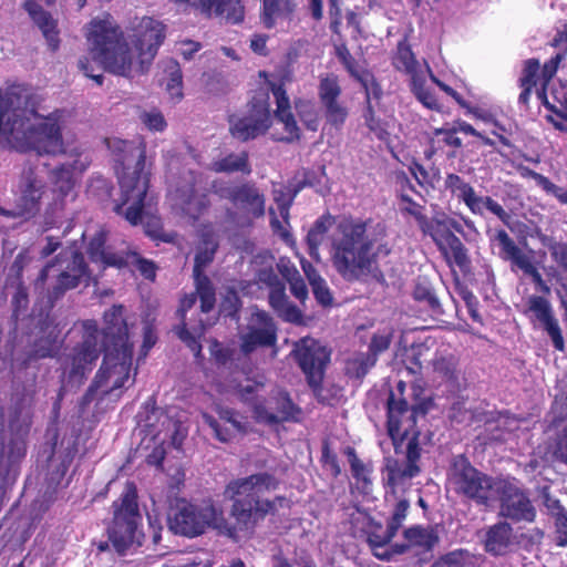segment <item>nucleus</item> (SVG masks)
<instances>
[{
	"label": "nucleus",
	"instance_id": "nucleus-60",
	"mask_svg": "<svg viewBox=\"0 0 567 567\" xmlns=\"http://www.w3.org/2000/svg\"><path fill=\"white\" fill-rule=\"evenodd\" d=\"M539 71V62L537 60L530 59L525 62L523 74L519 79L520 86H535L537 82V74Z\"/></svg>",
	"mask_w": 567,
	"mask_h": 567
},
{
	"label": "nucleus",
	"instance_id": "nucleus-45",
	"mask_svg": "<svg viewBox=\"0 0 567 567\" xmlns=\"http://www.w3.org/2000/svg\"><path fill=\"white\" fill-rule=\"evenodd\" d=\"M440 250L446 256L449 260H453L458 267H464L467 264L466 249L458 237L455 235L449 236L443 247Z\"/></svg>",
	"mask_w": 567,
	"mask_h": 567
},
{
	"label": "nucleus",
	"instance_id": "nucleus-46",
	"mask_svg": "<svg viewBox=\"0 0 567 567\" xmlns=\"http://www.w3.org/2000/svg\"><path fill=\"white\" fill-rule=\"evenodd\" d=\"M539 99L544 101L545 106L553 111L560 118L567 120V89L560 86L551 93L553 102L549 101L546 93H539Z\"/></svg>",
	"mask_w": 567,
	"mask_h": 567
},
{
	"label": "nucleus",
	"instance_id": "nucleus-36",
	"mask_svg": "<svg viewBox=\"0 0 567 567\" xmlns=\"http://www.w3.org/2000/svg\"><path fill=\"white\" fill-rule=\"evenodd\" d=\"M159 420H161L162 426L164 427L165 433H164L163 437H161L162 431H159L156 434V437L162 443H164L166 441V439L169 437L171 444L174 447L179 449L182 446L185 437L188 434L187 426L182 421H175L165 413H161Z\"/></svg>",
	"mask_w": 567,
	"mask_h": 567
},
{
	"label": "nucleus",
	"instance_id": "nucleus-50",
	"mask_svg": "<svg viewBox=\"0 0 567 567\" xmlns=\"http://www.w3.org/2000/svg\"><path fill=\"white\" fill-rule=\"evenodd\" d=\"M473 203L474 204L472 207H467L473 214L481 215L483 214L484 209H487L499 218H504L506 216L504 208L488 196L482 197L475 193Z\"/></svg>",
	"mask_w": 567,
	"mask_h": 567
},
{
	"label": "nucleus",
	"instance_id": "nucleus-32",
	"mask_svg": "<svg viewBox=\"0 0 567 567\" xmlns=\"http://www.w3.org/2000/svg\"><path fill=\"white\" fill-rule=\"evenodd\" d=\"M106 240V233L104 229H100L93 236L89 244L87 252L93 262H99L104 266H112L121 268L126 262L123 255L107 251L104 248Z\"/></svg>",
	"mask_w": 567,
	"mask_h": 567
},
{
	"label": "nucleus",
	"instance_id": "nucleus-48",
	"mask_svg": "<svg viewBox=\"0 0 567 567\" xmlns=\"http://www.w3.org/2000/svg\"><path fill=\"white\" fill-rule=\"evenodd\" d=\"M473 203L474 204L472 207H467L473 214L481 215L483 214L484 209H487L499 218H504L506 216L504 208L488 196L482 197L475 193Z\"/></svg>",
	"mask_w": 567,
	"mask_h": 567
},
{
	"label": "nucleus",
	"instance_id": "nucleus-40",
	"mask_svg": "<svg viewBox=\"0 0 567 567\" xmlns=\"http://www.w3.org/2000/svg\"><path fill=\"white\" fill-rule=\"evenodd\" d=\"M395 532L389 526L383 529L381 526L369 533L368 540L373 549L374 556L382 560H390L392 551L385 549V546L395 536Z\"/></svg>",
	"mask_w": 567,
	"mask_h": 567
},
{
	"label": "nucleus",
	"instance_id": "nucleus-55",
	"mask_svg": "<svg viewBox=\"0 0 567 567\" xmlns=\"http://www.w3.org/2000/svg\"><path fill=\"white\" fill-rule=\"evenodd\" d=\"M297 192L298 189L291 194L290 189L286 190L284 187L274 190V199L281 218L286 219L289 216V208Z\"/></svg>",
	"mask_w": 567,
	"mask_h": 567
},
{
	"label": "nucleus",
	"instance_id": "nucleus-13",
	"mask_svg": "<svg viewBox=\"0 0 567 567\" xmlns=\"http://www.w3.org/2000/svg\"><path fill=\"white\" fill-rule=\"evenodd\" d=\"M218 248V238L212 226H205L200 233V241L195 255L194 277L196 293L200 299V309L207 313L215 306V290L210 280L203 274L204 268L214 259Z\"/></svg>",
	"mask_w": 567,
	"mask_h": 567
},
{
	"label": "nucleus",
	"instance_id": "nucleus-62",
	"mask_svg": "<svg viewBox=\"0 0 567 567\" xmlns=\"http://www.w3.org/2000/svg\"><path fill=\"white\" fill-rule=\"evenodd\" d=\"M400 210L404 214L413 216L419 226L420 224H424V218L426 216L423 214V206L413 202L410 197H401Z\"/></svg>",
	"mask_w": 567,
	"mask_h": 567
},
{
	"label": "nucleus",
	"instance_id": "nucleus-14",
	"mask_svg": "<svg viewBox=\"0 0 567 567\" xmlns=\"http://www.w3.org/2000/svg\"><path fill=\"white\" fill-rule=\"evenodd\" d=\"M493 494V504L499 502L501 516L514 522L535 519V507L516 480L497 478Z\"/></svg>",
	"mask_w": 567,
	"mask_h": 567
},
{
	"label": "nucleus",
	"instance_id": "nucleus-59",
	"mask_svg": "<svg viewBox=\"0 0 567 567\" xmlns=\"http://www.w3.org/2000/svg\"><path fill=\"white\" fill-rule=\"evenodd\" d=\"M413 296L416 300L426 302L432 309L439 307V300L433 289L425 281H419L416 284Z\"/></svg>",
	"mask_w": 567,
	"mask_h": 567
},
{
	"label": "nucleus",
	"instance_id": "nucleus-57",
	"mask_svg": "<svg viewBox=\"0 0 567 567\" xmlns=\"http://www.w3.org/2000/svg\"><path fill=\"white\" fill-rule=\"evenodd\" d=\"M141 122L154 132H163L166 127L164 115L158 110L144 111L140 115Z\"/></svg>",
	"mask_w": 567,
	"mask_h": 567
},
{
	"label": "nucleus",
	"instance_id": "nucleus-4",
	"mask_svg": "<svg viewBox=\"0 0 567 567\" xmlns=\"http://www.w3.org/2000/svg\"><path fill=\"white\" fill-rule=\"evenodd\" d=\"M86 37L93 60L105 71L134 78L150 70L165 34L161 21L143 17L124 38L113 18L104 13L90 22Z\"/></svg>",
	"mask_w": 567,
	"mask_h": 567
},
{
	"label": "nucleus",
	"instance_id": "nucleus-27",
	"mask_svg": "<svg viewBox=\"0 0 567 567\" xmlns=\"http://www.w3.org/2000/svg\"><path fill=\"white\" fill-rule=\"evenodd\" d=\"M513 544V528L506 522H498L485 530L484 549L492 556L506 555L511 551Z\"/></svg>",
	"mask_w": 567,
	"mask_h": 567
},
{
	"label": "nucleus",
	"instance_id": "nucleus-2",
	"mask_svg": "<svg viewBox=\"0 0 567 567\" xmlns=\"http://www.w3.org/2000/svg\"><path fill=\"white\" fill-rule=\"evenodd\" d=\"M278 481L268 473L231 481L225 493L234 501L230 514L236 522L235 526L228 524L223 512L212 503L195 505L181 502L168 518L169 528L175 534L195 537L212 527L219 534L235 539L237 530H250L278 507L288 506L285 497H276L274 501L262 497L266 492L276 489Z\"/></svg>",
	"mask_w": 567,
	"mask_h": 567
},
{
	"label": "nucleus",
	"instance_id": "nucleus-64",
	"mask_svg": "<svg viewBox=\"0 0 567 567\" xmlns=\"http://www.w3.org/2000/svg\"><path fill=\"white\" fill-rule=\"evenodd\" d=\"M550 252L554 260L565 270H567V244L555 243L550 247Z\"/></svg>",
	"mask_w": 567,
	"mask_h": 567
},
{
	"label": "nucleus",
	"instance_id": "nucleus-54",
	"mask_svg": "<svg viewBox=\"0 0 567 567\" xmlns=\"http://www.w3.org/2000/svg\"><path fill=\"white\" fill-rule=\"evenodd\" d=\"M337 56L341 61L343 66L347 69V71L350 73V75L353 76L354 79L358 80L360 75H363L367 72L359 65V63L351 55V53L346 47L337 48Z\"/></svg>",
	"mask_w": 567,
	"mask_h": 567
},
{
	"label": "nucleus",
	"instance_id": "nucleus-26",
	"mask_svg": "<svg viewBox=\"0 0 567 567\" xmlns=\"http://www.w3.org/2000/svg\"><path fill=\"white\" fill-rule=\"evenodd\" d=\"M106 144L109 150L115 156V159L120 162L122 165H125L131 158L137 156V162L134 169L130 173L123 172L118 177V183L121 184V179L123 177H138L140 175H146L148 177V173L144 171L145 165V151L142 148V143H135L132 141H125L117 137L106 140Z\"/></svg>",
	"mask_w": 567,
	"mask_h": 567
},
{
	"label": "nucleus",
	"instance_id": "nucleus-19",
	"mask_svg": "<svg viewBox=\"0 0 567 567\" xmlns=\"http://www.w3.org/2000/svg\"><path fill=\"white\" fill-rule=\"evenodd\" d=\"M270 125V113L266 102L254 103L246 115H231L229 131L239 141H248L264 134Z\"/></svg>",
	"mask_w": 567,
	"mask_h": 567
},
{
	"label": "nucleus",
	"instance_id": "nucleus-22",
	"mask_svg": "<svg viewBox=\"0 0 567 567\" xmlns=\"http://www.w3.org/2000/svg\"><path fill=\"white\" fill-rule=\"evenodd\" d=\"M254 413L257 421L267 424H275L293 420L298 410L287 393L279 390L269 400L265 402H255Z\"/></svg>",
	"mask_w": 567,
	"mask_h": 567
},
{
	"label": "nucleus",
	"instance_id": "nucleus-41",
	"mask_svg": "<svg viewBox=\"0 0 567 567\" xmlns=\"http://www.w3.org/2000/svg\"><path fill=\"white\" fill-rule=\"evenodd\" d=\"M444 186L453 196L462 200L467 207L473 206L475 190L461 176L453 173L447 174L444 179Z\"/></svg>",
	"mask_w": 567,
	"mask_h": 567
},
{
	"label": "nucleus",
	"instance_id": "nucleus-51",
	"mask_svg": "<svg viewBox=\"0 0 567 567\" xmlns=\"http://www.w3.org/2000/svg\"><path fill=\"white\" fill-rule=\"evenodd\" d=\"M473 203L474 204L472 207H467L473 214L481 215L483 214L484 209H487L499 218H504L506 216L504 208L488 196L482 197L475 193Z\"/></svg>",
	"mask_w": 567,
	"mask_h": 567
},
{
	"label": "nucleus",
	"instance_id": "nucleus-9",
	"mask_svg": "<svg viewBox=\"0 0 567 567\" xmlns=\"http://www.w3.org/2000/svg\"><path fill=\"white\" fill-rule=\"evenodd\" d=\"M74 157L72 163L56 166L50 172L49 178L52 184V202L45 210V225L48 228L55 226L64 206L74 200V173H83L90 166L92 158L83 150L74 148L71 152Z\"/></svg>",
	"mask_w": 567,
	"mask_h": 567
},
{
	"label": "nucleus",
	"instance_id": "nucleus-34",
	"mask_svg": "<svg viewBox=\"0 0 567 567\" xmlns=\"http://www.w3.org/2000/svg\"><path fill=\"white\" fill-rule=\"evenodd\" d=\"M269 303L285 321L298 322L301 319L299 309L293 306L285 292V286L279 284L269 291Z\"/></svg>",
	"mask_w": 567,
	"mask_h": 567
},
{
	"label": "nucleus",
	"instance_id": "nucleus-47",
	"mask_svg": "<svg viewBox=\"0 0 567 567\" xmlns=\"http://www.w3.org/2000/svg\"><path fill=\"white\" fill-rule=\"evenodd\" d=\"M169 79L166 82V91L172 99L179 101L183 97V76L179 65L172 61L167 66Z\"/></svg>",
	"mask_w": 567,
	"mask_h": 567
},
{
	"label": "nucleus",
	"instance_id": "nucleus-58",
	"mask_svg": "<svg viewBox=\"0 0 567 567\" xmlns=\"http://www.w3.org/2000/svg\"><path fill=\"white\" fill-rule=\"evenodd\" d=\"M124 259L126 262L123 264V266L135 265L146 279H153L155 277V266L152 261L138 257L135 252L124 256Z\"/></svg>",
	"mask_w": 567,
	"mask_h": 567
},
{
	"label": "nucleus",
	"instance_id": "nucleus-5",
	"mask_svg": "<svg viewBox=\"0 0 567 567\" xmlns=\"http://www.w3.org/2000/svg\"><path fill=\"white\" fill-rule=\"evenodd\" d=\"M377 240L368 234V223L349 217L337 219L331 215L318 218L307 235L309 255L320 260L319 247L327 241L333 268L349 281L369 272Z\"/></svg>",
	"mask_w": 567,
	"mask_h": 567
},
{
	"label": "nucleus",
	"instance_id": "nucleus-61",
	"mask_svg": "<svg viewBox=\"0 0 567 567\" xmlns=\"http://www.w3.org/2000/svg\"><path fill=\"white\" fill-rule=\"evenodd\" d=\"M358 81L365 91L368 105H371V99H380L382 94L381 87L368 71L363 75H360Z\"/></svg>",
	"mask_w": 567,
	"mask_h": 567
},
{
	"label": "nucleus",
	"instance_id": "nucleus-1",
	"mask_svg": "<svg viewBox=\"0 0 567 567\" xmlns=\"http://www.w3.org/2000/svg\"><path fill=\"white\" fill-rule=\"evenodd\" d=\"M124 307L113 306L104 313L105 327L99 331L96 322L82 323V343L76 347L65 365L70 380L80 381L92 369L93 362L104 351L103 363L86 393V400H102L109 396L117 401L125 384L131 381L133 341Z\"/></svg>",
	"mask_w": 567,
	"mask_h": 567
},
{
	"label": "nucleus",
	"instance_id": "nucleus-8",
	"mask_svg": "<svg viewBox=\"0 0 567 567\" xmlns=\"http://www.w3.org/2000/svg\"><path fill=\"white\" fill-rule=\"evenodd\" d=\"M86 275L83 255L74 249L63 250L54 261L49 262L35 281V289L47 291L52 303L65 291L75 288Z\"/></svg>",
	"mask_w": 567,
	"mask_h": 567
},
{
	"label": "nucleus",
	"instance_id": "nucleus-17",
	"mask_svg": "<svg viewBox=\"0 0 567 567\" xmlns=\"http://www.w3.org/2000/svg\"><path fill=\"white\" fill-rule=\"evenodd\" d=\"M293 354L309 384L317 388L322 380L323 370L330 354L326 347L313 338H302L295 344Z\"/></svg>",
	"mask_w": 567,
	"mask_h": 567
},
{
	"label": "nucleus",
	"instance_id": "nucleus-24",
	"mask_svg": "<svg viewBox=\"0 0 567 567\" xmlns=\"http://www.w3.org/2000/svg\"><path fill=\"white\" fill-rule=\"evenodd\" d=\"M172 200L174 209L193 221L197 220L209 205L207 195L199 192L194 185L177 188Z\"/></svg>",
	"mask_w": 567,
	"mask_h": 567
},
{
	"label": "nucleus",
	"instance_id": "nucleus-44",
	"mask_svg": "<svg viewBox=\"0 0 567 567\" xmlns=\"http://www.w3.org/2000/svg\"><path fill=\"white\" fill-rule=\"evenodd\" d=\"M259 259L260 264L264 265V267L256 270L257 281L259 284L267 286L269 289L281 284L272 269L275 260L274 257L270 254H262L256 257L254 264H258Z\"/></svg>",
	"mask_w": 567,
	"mask_h": 567
},
{
	"label": "nucleus",
	"instance_id": "nucleus-28",
	"mask_svg": "<svg viewBox=\"0 0 567 567\" xmlns=\"http://www.w3.org/2000/svg\"><path fill=\"white\" fill-rule=\"evenodd\" d=\"M496 240L498 241L505 258L509 259L515 266L522 269L526 275L530 276L536 282L542 281V276L537 268L533 265L530 256L525 254L514 240L508 236L505 230H499L496 234Z\"/></svg>",
	"mask_w": 567,
	"mask_h": 567
},
{
	"label": "nucleus",
	"instance_id": "nucleus-38",
	"mask_svg": "<svg viewBox=\"0 0 567 567\" xmlns=\"http://www.w3.org/2000/svg\"><path fill=\"white\" fill-rule=\"evenodd\" d=\"M210 167L217 173L240 172L244 174H249L251 172L248 163V154L246 152L228 154L220 159L214 161Z\"/></svg>",
	"mask_w": 567,
	"mask_h": 567
},
{
	"label": "nucleus",
	"instance_id": "nucleus-6",
	"mask_svg": "<svg viewBox=\"0 0 567 567\" xmlns=\"http://www.w3.org/2000/svg\"><path fill=\"white\" fill-rule=\"evenodd\" d=\"M405 383L400 381L396 392L388 399V433L392 440L394 454L384 457L388 480L393 485H404L406 480L420 473L419 431L416 417L419 410L410 406L404 398Z\"/></svg>",
	"mask_w": 567,
	"mask_h": 567
},
{
	"label": "nucleus",
	"instance_id": "nucleus-56",
	"mask_svg": "<svg viewBox=\"0 0 567 567\" xmlns=\"http://www.w3.org/2000/svg\"><path fill=\"white\" fill-rule=\"evenodd\" d=\"M236 384L234 389L240 394L241 399L245 401L252 400V394H258L259 391L264 388V382L258 380H252L249 378H245L241 381L236 380Z\"/></svg>",
	"mask_w": 567,
	"mask_h": 567
},
{
	"label": "nucleus",
	"instance_id": "nucleus-42",
	"mask_svg": "<svg viewBox=\"0 0 567 567\" xmlns=\"http://www.w3.org/2000/svg\"><path fill=\"white\" fill-rule=\"evenodd\" d=\"M433 370L440 378L446 381L457 379V359L446 351H439L432 360Z\"/></svg>",
	"mask_w": 567,
	"mask_h": 567
},
{
	"label": "nucleus",
	"instance_id": "nucleus-53",
	"mask_svg": "<svg viewBox=\"0 0 567 567\" xmlns=\"http://www.w3.org/2000/svg\"><path fill=\"white\" fill-rule=\"evenodd\" d=\"M349 461L351 465V472L357 482H361L363 484L362 488L367 492L369 486L371 485V481L369 477L370 471L367 466L358 458L354 452L349 453Z\"/></svg>",
	"mask_w": 567,
	"mask_h": 567
},
{
	"label": "nucleus",
	"instance_id": "nucleus-10",
	"mask_svg": "<svg viewBox=\"0 0 567 567\" xmlns=\"http://www.w3.org/2000/svg\"><path fill=\"white\" fill-rule=\"evenodd\" d=\"M495 478L477 471L463 455H456L449 472V484L457 493L486 507L493 506Z\"/></svg>",
	"mask_w": 567,
	"mask_h": 567
},
{
	"label": "nucleus",
	"instance_id": "nucleus-21",
	"mask_svg": "<svg viewBox=\"0 0 567 567\" xmlns=\"http://www.w3.org/2000/svg\"><path fill=\"white\" fill-rule=\"evenodd\" d=\"M525 312L532 321L538 322L539 326L547 332L556 350H565V342L560 327L553 315L551 306L547 299L542 296H529L527 299V308Z\"/></svg>",
	"mask_w": 567,
	"mask_h": 567
},
{
	"label": "nucleus",
	"instance_id": "nucleus-33",
	"mask_svg": "<svg viewBox=\"0 0 567 567\" xmlns=\"http://www.w3.org/2000/svg\"><path fill=\"white\" fill-rule=\"evenodd\" d=\"M220 419L229 424V426H221L213 416L203 414L204 422L213 429L216 437L221 442H228L234 432H245V426L238 420L237 414L229 409H221L219 411Z\"/></svg>",
	"mask_w": 567,
	"mask_h": 567
},
{
	"label": "nucleus",
	"instance_id": "nucleus-63",
	"mask_svg": "<svg viewBox=\"0 0 567 567\" xmlns=\"http://www.w3.org/2000/svg\"><path fill=\"white\" fill-rule=\"evenodd\" d=\"M269 214L271 216L270 225L272 230L278 234L285 241H291V235L286 227L288 225V217L286 219L281 218L282 220H280L277 217L275 209L272 208H270Z\"/></svg>",
	"mask_w": 567,
	"mask_h": 567
},
{
	"label": "nucleus",
	"instance_id": "nucleus-20",
	"mask_svg": "<svg viewBox=\"0 0 567 567\" xmlns=\"http://www.w3.org/2000/svg\"><path fill=\"white\" fill-rule=\"evenodd\" d=\"M30 426V411L28 409L16 411L13 417L9 421V427L14 432L16 436L2 449L0 467H10L25 455L24 436L28 434Z\"/></svg>",
	"mask_w": 567,
	"mask_h": 567
},
{
	"label": "nucleus",
	"instance_id": "nucleus-39",
	"mask_svg": "<svg viewBox=\"0 0 567 567\" xmlns=\"http://www.w3.org/2000/svg\"><path fill=\"white\" fill-rule=\"evenodd\" d=\"M393 330L384 329L373 334L371 339V343L369 347L370 354L367 357L365 361L362 363L361 374H365L368 369L373 367L377 362L378 354L384 352L392 340Z\"/></svg>",
	"mask_w": 567,
	"mask_h": 567
},
{
	"label": "nucleus",
	"instance_id": "nucleus-37",
	"mask_svg": "<svg viewBox=\"0 0 567 567\" xmlns=\"http://www.w3.org/2000/svg\"><path fill=\"white\" fill-rule=\"evenodd\" d=\"M301 266L316 299L323 306L330 305L332 297L326 280L318 274L310 262L302 260Z\"/></svg>",
	"mask_w": 567,
	"mask_h": 567
},
{
	"label": "nucleus",
	"instance_id": "nucleus-29",
	"mask_svg": "<svg viewBox=\"0 0 567 567\" xmlns=\"http://www.w3.org/2000/svg\"><path fill=\"white\" fill-rule=\"evenodd\" d=\"M296 0H262L261 21L268 29L284 27L291 20Z\"/></svg>",
	"mask_w": 567,
	"mask_h": 567
},
{
	"label": "nucleus",
	"instance_id": "nucleus-25",
	"mask_svg": "<svg viewBox=\"0 0 567 567\" xmlns=\"http://www.w3.org/2000/svg\"><path fill=\"white\" fill-rule=\"evenodd\" d=\"M341 86L338 76L327 74L320 79L319 97L324 106L327 118L334 125L342 124L347 117V110L339 103Z\"/></svg>",
	"mask_w": 567,
	"mask_h": 567
},
{
	"label": "nucleus",
	"instance_id": "nucleus-12",
	"mask_svg": "<svg viewBox=\"0 0 567 567\" xmlns=\"http://www.w3.org/2000/svg\"><path fill=\"white\" fill-rule=\"evenodd\" d=\"M394 68L410 76L411 89L416 99L427 109L437 110L439 103L432 90L426 85L431 69L425 60H416L411 48L400 42L393 58Z\"/></svg>",
	"mask_w": 567,
	"mask_h": 567
},
{
	"label": "nucleus",
	"instance_id": "nucleus-18",
	"mask_svg": "<svg viewBox=\"0 0 567 567\" xmlns=\"http://www.w3.org/2000/svg\"><path fill=\"white\" fill-rule=\"evenodd\" d=\"M276 342L277 328L272 318L265 311H254L240 332L241 352L247 355L258 348L272 347Z\"/></svg>",
	"mask_w": 567,
	"mask_h": 567
},
{
	"label": "nucleus",
	"instance_id": "nucleus-11",
	"mask_svg": "<svg viewBox=\"0 0 567 567\" xmlns=\"http://www.w3.org/2000/svg\"><path fill=\"white\" fill-rule=\"evenodd\" d=\"M140 520L136 488L133 484H127L120 502L114 503V519L109 530V539L118 554H124L135 543L140 544Z\"/></svg>",
	"mask_w": 567,
	"mask_h": 567
},
{
	"label": "nucleus",
	"instance_id": "nucleus-7",
	"mask_svg": "<svg viewBox=\"0 0 567 567\" xmlns=\"http://www.w3.org/2000/svg\"><path fill=\"white\" fill-rule=\"evenodd\" d=\"M150 177H123L121 179L120 202L114 206V212L133 226L142 223L145 234L162 241H173L175 234H166L163 230L162 221L156 215L155 200L153 195L147 193Z\"/></svg>",
	"mask_w": 567,
	"mask_h": 567
},
{
	"label": "nucleus",
	"instance_id": "nucleus-43",
	"mask_svg": "<svg viewBox=\"0 0 567 567\" xmlns=\"http://www.w3.org/2000/svg\"><path fill=\"white\" fill-rule=\"evenodd\" d=\"M404 537L411 546H417L423 550H431L437 543L439 536L433 529L413 526L404 532Z\"/></svg>",
	"mask_w": 567,
	"mask_h": 567
},
{
	"label": "nucleus",
	"instance_id": "nucleus-49",
	"mask_svg": "<svg viewBox=\"0 0 567 567\" xmlns=\"http://www.w3.org/2000/svg\"><path fill=\"white\" fill-rule=\"evenodd\" d=\"M473 203L474 204L472 207H467L473 214L481 215L483 214L484 209H487L499 218H504L506 216L504 208L488 196L482 197L475 193Z\"/></svg>",
	"mask_w": 567,
	"mask_h": 567
},
{
	"label": "nucleus",
	"instance_id": "nucleus-15",
	"mask_svg": "<svg viewBox=\"0 0 567 567\" xmlns=\"http://www.w3.org/2000/svg\"><path fill=\"white\" fill-rule=\"evenodd\" d=\"M19 197L14 209L0 207V215L8 218L30 219L40 209V200L44 194L43 183L38 177L37 167L27 163L21 172L18 184Z\"/></svg>",
	"mask_w": 567,
	"mask_h": 567
},
{
	"label": "nucleus",
	"instance_id": "nucleus-23",
	"mask_svg": "<svg viewBox=\"0 0 567 567\" xmlns=\"http://www.w3.org/2000/svg\"><path fill=\"white\" fill-rule=\"evenodd\" d=\"M386 474V465H384L382 470V481L385 486V502L390 507H392L388 526L396 533L406 518L408 511L410 508V501L404 497V493L410 488L411 482L414 477L406 480L404 485L396 486L390 483Z\"/></svg>",
	"mask_w": 567,
	"mask_h": 567
},
{
	"label": "nucleus",
	"instance_id": "nucleus-3",
	"mask_svg": "<svg viewBox=\"0 0 567 567\" xmlns=\"http://www.w3.org/2000/svg\"><path fill=\"white\" fill-rule=\"evenodd\" d=\"M65 111L41 115L31 90L22 84L0 89V147L55 156L65 153Z\"/></svg>",
	"mask_w": 567,
	"mask_h": 567
},
{
	"label": "nucleus",
	"instance_id": "nucleus-30",
	"mask_svg": "<svg viewBox=\"0 0 567 567\" xmlns=\"http://www.w3.org/2000/svg\"><path fill=\"white\" fill-rule=\"evenodd\" d=\"M24 9L31 17L34 24L41 30L45 38L48 45L51 50L55 51L59 48V31L56 29V20L43 10L34 0H29L24 3Z\"/></svg>",
	"mask_w": 567,
	"mask_h": 567
},
{
	"label": "nucleus",
	"instance_id": "nucleus-16",
	"mask_svg": "<svg viewBox=\"0 0 567 567\" xmlns=\"http://www.w3.org/2000/svg\"><path fill=\"white\" fill-rule=\"evenodd\" d=\"M220 196L228 198L237 210L233 220L239 226H248L254 219L264 216L266 199L264 194L251 184L229 187L220 192Z\"/></svg>",
	"mask_w": 567,
	"mask_h": 567
},
{
	"label": "nucleus",
	"instance_id": "nucleus-31",
	"mask_svg": "<svg viewBox=\"0 0 567 567\" xmlns=\"http://www.w3.org/2000/svg\"><path fill=\"white\" fill-rule=\"evenodd\" d=\"M271 91L277 104L275 116L280 123L284 124L285 131L288 134L286 140L293 141L299 138V128L290 111V103L286 91L281 85L277 84H271Z\"/></svg>",
	"mask_w": 567,
	"mask_h": 567
},
{
	"label": "nucleus",
	"instance_id": "nucleus-35",
	"mask_svg": "<svg viewBox=\"0 0 567 567\" xmlns=\"http://www.w3.org/2000/svg\"><path fill=\"white\" fill-rule=\"evenodd\" d=\"M453 221L444 214H437L432 219L424 218V224H420L421 230L429 235L439 247H443L449 236L454 234L451 231Z\"/></svg>",
	"mask_w": 567,
	"mask_h": 567
},
{
	"label": "nucleus",
	"instance_id": "nucleus-52",
	"mask_svg": "<svg viewBox=\"0 0 567 567\" xmlns=\"http://www.w3.org/2000/svg\"><path fill=\"white\" fill-rule=\"evenodd\" d=\"M48 336L37 344L35 354L41 358L52 357L59 348V332L55 327L47 328Z\"/></svg>",
	"mask_w": 567,
	"mask_h": 567
}]
</instances>
